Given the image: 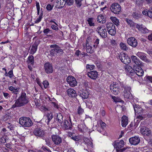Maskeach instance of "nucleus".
I'll return each mask as SVG.
<instances>
[{"instance_id":"1","label":"nucleus","mask_w":152,"mask_h":152,"mask_svg":"<svg viewBox=\"0 0 152 152\" xmlns=\"http://www.w3.org/2000/svg\"><path fill=\"white\" fill-rule=\"evenodd\" d=\"M28 102V100L26 93L22 92L21 95L16 100L15 103L12 105V108L20 107L24 106Z\"/></svg>"},{"instance_id":"2","label":"nucleus","mask_w":152,"mask_h":152,"mask_svg":"<svg viewBox=\"0 0 152 152\" xmlns=\"http://www.w3.org/2000/svg\"><path fill=\"white\" fill-rule=\"evenodd\" d=\"M50 48H52L50 51V53L52 56H55L56 55H62L64 52L60 47L56 44L52 45L50 46Z\"/></svg>"},{"instance_id":"3","label":"nucleus","mask_w":152,"mask_h":152,"mask_svg":"<svg viewBox=\"0 0 152 152\" xmlns=\"http://www.w3.org/2000/svg\"><path fill=\"white\" fill-rule=\"evenodd\" d=\"M121 86L122 88V90H123V95L124 97L127 99H132V96L131 93V88L123 84L121 85Z\"/></svg>"},{"instance_id":"4","label":"nucleus","mask_w":152,"mask_h":152,"mask_svg":"<svg viewBox=\"0 0 152 152\" xmlns=\"http://www.w3.org/2000/svg\"><path fill=\"white\" fill-rule=\"evenodd\" d=\"M19 123L23 127H28L33 125V123L30 118L21 117L19 120Z\"/></svg>"},{"instance_id":"5","label":"nucleus","mask_w":152,"mask_h":152,"mask_svg":"<svg viewBox=\"0 0 152 152\" xmlns=\"http://www.w3.org/2000/svg\"><path fill=\"white\" fill-rule=\"evenodd\" d=\"M111 92L115 95L119 94L120 91H122V89L120 88L119 84L116 82H113L110 86Z\"/></svg>"},{"instance_id":"6","label":"nucleus","mask_w":152,"mask_h":152,"mask_svg":"<svg viewBox=\"0 0 152 152\" xmlns=\"http://www.w3.org/2000/svg\"><path fill=\"white\" fill-rule=\"evenodd\" d=\"M107 30L108 33L112 36L116 34V31L114 25L112 23H107L106 24Z\"/></svg>"},{"instance_id":"7","label":"nucleus","mask_w":152,"mask_h":152,"mask_svg":"<svg viewBox=\"0 0 152 152\" xmlns=\"http://www.w3.org/2000/svg\"><path fill=\"white\" fill-rule=\"evenodd\" d=\"M118 57L121 62L124 64H128L130 62V58L124 53H121Z\"/></svg>"},{"instance_id":"8","label":"nucleus","mask_w":152,"mask_h":152,"mask_svg":"<svg viewBox=\"0 0 152 152\" xmlns=\"http://www.w3.org/2000/svg\"><path fill=\"white\" fill-rule=\"evenodd\" d=\"M33 133L35 136L41 137H44L45 134L44 130L40 128H35Z\"/></svg>"},{"instance_id":"9","label":"nucleus","mask_w":152,"mask_h":152,"mask_svg":"<svg viewBox=\"0 0 152 152\" xmlns=\"http://www.w3.org/2000/svg\"><path fill=\"white\" fill-rule=\"evenodd\" d=\"M110 9L114 13L119 14L121 9L119 4L117 3H115L111 5Z\"/></svg>"},{"instance_id":"10","label":"nucleus","mask_w":152,"mask_h":152,"mask_svg":"<svg viewBox=\"0 0 152 152\" xmlns=\"http://www.w3.org/2000/svg\"><path fill=\"white\" fill-rule=\"evenodd\" d=\"M133 73H135L138 76H141L143 75L144 71L139 66L134 65Z\"/></svg>"},{"instance_id":"11","label":"nucleus","mask_w":152,"mask_h":152,"mask_svg":"<svg viewBox=\"0 0 152 152\" xmlns=\"http://www.w3.org/2000/svg\"><path fill=\"white\" fill-rule=\"evenodd\" d=\"M127 42L128 44L133 48L136 47L138 44L137 40L134 37H131L128 39Z\"/></svg>"},{"instance_id":"12","label":"nucleus","mask_w":152,"mask_h":152,"mask_svg":"<svg viewBox=\"0 0 152 152\" xmlns=\"http://www.w3.org/2000/svg\"><path fill=\"white\" fill-rule=\"evenodd\" d=\"M45 72L47 74L52 73L53 72V67L52 64L48 62L45 63L44 65Z\"/></svg>"},{"instance_id":"13","label":"nucleus","mask_w":152,"mask_h":152,"mask_svg":"<svg viewBox=\"0 0 152 152\" xmlns=\"http://www.w3.org/2000/svg\"><path fill=\"white\" fill-rule=\"evenodd\" d=\"M66 80L71 87H74L77 85V82L76 79L72 76H68L66 78Z\"/></svg>"},{"instance_id":"14","label":"nucleus","mask_w":152,"mask_h":152,"mask_svg":"<svg viewBox=\"0 0 152 152\" xmlns=\"http://www.w3.org/2000/svg\"><path fill=\"white\" fill-rule=\"evenodd\" d=\"M129 141L130 144L133 145L138 144L140 142V138L138 136H136L130 138Z\"/></svg>"},{"instance_id":"15","label":"nucleus","mask_w":152,"mask_h":152,"mask_svg":"<svg viewBox=\"0 0 152 152\" xmlns=\"http://www.w3.org/2000/svg\"><path fill=\"white\" fill-rule=\"evenodd\" d=\"M140 131L141 133L144 136L149 137L152 134L151 130L145 126H143L142 128H141Z\"/></svg>"},{"instance_id":"16","label":"nucleus","mask_w":152,"mask_h":152,"mask_svg":"<svg viewBox=\"0 0 152 152\" xmlns=\"http://www.w3.org/2000/svg\"><path fill=\"white\" fill-rule=\"evenodd\" d=\"M124 144L123 140H121L119 141H114L113 144L114 147L116 149H120L123 147Z\"/></svg>"},{"instance_id":"17","label":"nucleus","mask_w":152,"mask_h":152,"mask_svg":"<svg viewBox=\"0 0 152 152\" xmlns=\"http://www.w3.org/2000/svg\"><path fill=\"white\" fill-rule=\"evenodd\" d=\"M39 43V40H37L35 41L31 47L30 51V53L32 54H34L36 52L37 47Z\"/></svg>"},{"instance_id":"18","label":"nucleus","mask_w":152,"mask_h":152,"mask_svg":"<svg viewBox=\"0 0 152 152\" xmlns=\"http://www.w3.org/2000/svg\"><path fill=\"white\" fill-rule=\"evenodd\" d=\"M136 55L143 61L147 62H149V60L147 58L146 54L145 53L138 52L137 53Z\"/></svg>"},{"instance_id":"19","label":"nucleus","mask_w":152,"mask_h":152,"mask_svg":"<svg viewBox=\"0 0 152 152\" xmlns=\"http://www.w3.org/2000/svg\"><path fill=\"white\" fill-rule=\"evenodd\" d=\"M87 75L91 78L96 80L98 76V72L96 71H92L87 73Z\"/></svg>"},{"instance_id":"20","label":"nucleus","mask_w":152,"mask_h":152,"mask_svg":"<svg viewBox=\"0 0 152 152\" xmlns=\"http://www.w3.org/2000/svg\"><path fill=\"white\" fill-rule=\"evenodd\" d=\"M52 139L54 144L56 145H58L61 142V138L58 135H53L52 136Z\"/></svg>"},{"instance_id":"21","label":"nucleus","mask_w":152,"mask_h":152,"mask_svg":"<svg viewBox=\"0 0 152 152\" xmlns=\"http://www.w3.org/2000/svg\"><path fill=\"white\" fill-rule=\"evenodd\" d=\"M79 94L83 99H86L88 98L89 93L86 90L83 89L79 92Z\"/></svg>"},{"instance_id":"22","label":"nucleus","mask_w":152,"mask_h":152,"mask_svg":"<svg viewBox=\"0 0 152 152\" xmlns=\"http://www.w3.org/2000/svg\"><path fill=\"white\" fill-rule=\"evenodd\" d=\"M133 106L135 114L136 113L138 114H142L143 110L139 105L134 104Z\"/></svg>"},{"instance_id":"23","label":"nucleus","mask_w":152,"mask_h":152,"mask_svg":"<svg viewBox=\"0 0 152 152\" xmlns=\"http://www.w3.org/2000/svg\"><path fill=\"white\" fill-rule=\"evenodd\" d=\"M66 93L70 97H75L77 96L76 91L72 88L68 89L66 91Z\"/></svg>"},{"instance_id":"24","label":"nucleus","mask_w":152,"mask_h":152,"mask_svg":"<svg viewBox=\"0 0 152 152\" xmlns=\"http://www.w3.org/2000/svg\"><path fill=\"white\" fill-rule=\"evenodd\" d=\"M136 27L138 30L141 31L143 34H146L148 33L149 32V30L146 27H144L142 26V25H140L138 24H137Z\"/></svg>"},{"instance_id":"25","label":"nucleus","mask_w":152,"mask_h":152,"mask_svg":"<svg viewBox=\"0 0 152 152\" xmlns=\"http://www.w3.org/2000/svg\"><path fill=\"white\" fill-rule=\"evenodd\" d=\"M77 127L79 131L81 132H84L86 130V126L83 121L79 124L77 126Z\"/></svg>"},{"instance_id":"26","label":"nucleus","mask_w":152,"mask_h":152,"mask_svg":"<svg viewBox=\"0 0 152 152\" xmlns=\"http://www.w3.org/2000/svg\"><path fill=\"white\" fill-rule=\"evenodd\" d=\"M131 58L132 61L136 64V65L140 66L141 64V61L136 56H131Z\"/></svg>"},{"instance_id":"27","label":"nucleus","mask_w":152,"mask_h":152,"mask_svg":"<svg viewBox=\"0 0 152 152\" xmlns=\"http://www.w3.org/2000/svg\"><path fill=\"white\" fill-rule=\"evenodd\" d=\"M121 124L122 127H125L128 124V118L126 116H123L121 118Z\"/></svg>"},{"instance_id":"28","label":"nucleus","mask_w":152,"mask_h":152,"mask_svg":"<svg viewBox=\"0 0 152 152\" xmlns=\"http://www.w3.org/2000/svg\"><path fill=\"white\" fill-rule=\"evenodd\" d=\"M72 124L71 123L69 122L67 120H65L64 124L63 125V127L66 129H71L72 128Z\"/></svg>"},{"instance_id":"29","label":"nucleus","mask_w":152,"mask_h":152,"mask_svg":"<svg viewBox=\"0 0 152 152\" xmlns=\"http://www.w3.org/2000/svg\"><path fill=\"white\" fill-rule=\"evenodd\" d=\"M83 140L85 143L87 145L88 147L93 148V143L92 141L87 138H84Z\"/></svg>"},{"instance_id":"30","label":"nucleus","mask_w":152,"mask_h":152,"mask_svg":"<svg viewBox=\"0 0 152 152\" xmlns=\"http://www.w3.org/2000/svg\"><path fill=\"white\" fill-rule=\"evenodd\" d=\"M101 31L98 32V33L102 38H105L107 37V35L106 30L105 28H104Z\"/></svg>"},{"instance_id":"31","label":"nucleus","mask_w":152,"mask_h":152,"mask_svg":"<svg viewBox=\"0 0 152 152\" xmlns=\"http://www.w3.org/2000/svg\"><path fill=\"white\" fill-rule=\"evenodd\" d=\"M97 20L98 22L102 23H104L106 22V19L104 16L101 15H98L97 18Z\"/></svg>"},{"instance_id":"32","label":"nucleus","mask_w":152,"mask_h":152,"mask_svg":"<svg viewBox=\"0 0 152 152\" xmlns=\"http://www.w3.org/2000/svg\"><path fill=\"white\" fill-rule=\"evenodd\" d=\"M56 120L59 124H61L63 121V116L62 114L59 113L57 114L56 116Z\"/></svg>"},{"instance_id":"33","label":"nucleus","mask_w":152,"mask_h":152,"mask_svg":"<svg viewBox=\"0 0 152 152\" xmlns=\"http://www.w3.org/2000/svg\"><path fill=\"white\" fill-rule=\"evenodd\" d=\"M125 20L127 23L131 27H134L136 23L131 20L128 18H126Z\"/></svg>"},{"instance_id":"34","label":"nucleus","mask_w":152,"mask_h":152,"mask_svg":"<svg viewBox=\"0 0 152 152\" xmlns=\"http://www.w3.org/2000/svg\"><path fill=\"white\" fill-rule=\"evenodd\" d=\"M132 16L135 19H138L141 17L142 15L140 14L137 12H133L132 14Z\"/></svg>"},{"instance_id":"35","label":"nucleus","mask_w":152,"mask_h":152,"mask_svg":"<svg viewBox=\"0 0 152 152\" xmlns=\"http://www.w3.org/2000/svg\"><path fill=\"white\" fill-rule=\"evenodd\" d=\"M120 46L121 49L122 50L126 51L129 49L128 47L127 46L126 44L124 43L123 42L120 43Z\"/></svg>"},{"instance_id":"36","label":"nucleus","mask_w":152,"mask_h":152,"mask_svg":"<svg viewBox=\"0 0 152 152\" xmlns=\"http://www.w3.org/2000/svg\"><path fill=\"white\" fill-rule=\"evenodd\" d=\"M110 19L116 26H118L119 25V21L116 17H112L110 18Z\"/></svg>"},{"instance_id":"37","label":"nucleus","mask_w":152,"mask_h":152,"mask_svg":"<svg viewBox=\"0 0 152 152\" xmlns=\"http://www.w3.org/2000/svg\"><path fill=\"white\" fill-rule=\"evenodd\" d=\"M62 1H63L62 2H61L60 5L59 4H56V8L60 9L64 7V6L66 4V3L65 1L64 0H62Z\"/></svg>"},{"instance_id":"38","label":"nucleus","mask_w":152,"mask_h":152,"mask_svg":"<svg viewBox=\"0 0 152 152\" xmlns=\"http://www.w3.org/2000/svg\"><path fill=\"white\" fill-rule=\"evenodd\" d=\"M28 61L29 63L33 65L34 63V57L32 55L29 56L28 58Z\"/></svg>"},{"instance_id":"39","label":"nucleus","mask_w":152,"mask_h":152,"mask_svg":"<svg viewBox=\"0 0 152 152\" xmlns=\"http://www.w3.org/2000/svg\"><path fill=\"white\" fill-rule=\"evenodd\" d=\"M86 51L88 53L91 54L94 52L93 50L92 49V47L89 45L86 46Z\"/></svg>"},{"instance_id":"40","label":"nucleus","mask_w":152,"mask_h":152,"mask_svg":"<svg viewBox=\"0 0 152 152\" xmlns=\"http://www.w3.org/2000/svg\"><path fill=\"white\" fill-rule=\"evenodd\" d=\"M94 19L93 18H89L87 20L88 24L90 26H94L95 24L93 23Z\"/></svg>"},{"instance_id":"41","label":"nucleus","mask_w":152,"mask_h":152,"mask_svg":"<svg viewBox=\"0 0 152 152\" xmlns=\"http://www.w3.org/2000/svg\"><path fill=\"white\" fill-rule=\"evenodd\" d=\"M84 112V110L80 106H79L77 110V113L79 115H81Z\"/></svg>"},{"instance_id":"42","label":"nucleus","mask_w":152,"mask_h":152,"mask_svg":"<svg viewBox=\"0 0 152 152\" xmlns=\"http://www.w3.org/2000/svg\"><path fill=\"white\" fill-rule=\"evenodd\" d=\"M47 118L48 119L47 122L48 123L53 117V114L52 113H48L47 115Z\"/></svg>"},{"instance_id":"43","label":"nucleus","mask_w":152,"mask_h":152,"mask_svg":"<svg viewBox=\"0 0 152 152\" xmlns=\"http://www.w3.org/2000/svg\"><path fill=\"white\" fill-rule=\"evenodd\" d=\"M95 67V66L94 65H89L87 64L86 66V69L89 70H91L94 69Z\"/></svg>"},{"instance_id":"44","label":"nucleus","mask_w":152,"mask_h":152,"mask_svg":"<svg viewBox=\"0 0 152 152\" xmlns=\"http://www.w3.org/2000/svg\"><path fill=\"white\" fill-rule=\"evenodd\" d=\"M43 32L45 34L47 35L48 34H52V31L49 28H47L44 29Z\"/></svg>"},{"instance_id":"45","label":"nucleus","mask_w":152,"mask_h":152,"mask_svg":"<svg viewBox=\"0 0 152 152\" xmlns=\"http://www.w3.org/2000/svg\"><path fill=\"white\" fill-rule=\"evenodd\" d=\"M65 1L67 5L70 6L74 4V0H66Z\"/></svg>"},{"instance_id":"46","label":"nucleus","mask_w":152,"mask_h":152,"mask_svg":"<svg viewBox=\"0 0 152 152\" xmlns=\"http://www.w3.org/2000/svg\"><path fill=\"white\" fill-rule=\"evenodd\" d=\"M43 14L42 13H41L40 15H39V17L34 21V23H38L42 19V16Z\"/></svg>"},{"instance_id":"47","label":"nucleus","mask_w":152,"mask_h":152,"mask_svg":"<svg viewBox=\"0 0 152 152\" xmlns=\"http://www.w3.org/2000/svg\"><path fill=\"white\" fill-rule=\"evenodd\" d=\"M53 5H51L50 4H48L46 7V9L48 11H51L53 9Z\"/></svg>"},{"instance_id":"48","label":"nucleus","mask_w":152,"mask_h":152,"mask_svg":"<svg viewBox=\"0 0 152 152\" xmlns=\"http://www.w3.org/2000/svg\"><path fill=\"white\" fill-rule=\"evenodd\" d=\"M75 3L77 6L80 7L82 5L81 0H75Z\"/></svg>"},{"instance_id":"49","label":"nucleus","mask_w":152,"mask_h":152,"mask_svg":"<svg viewBox=\"0 0 152 152\" xmlns=\"http://www.w3.org/2000/svg\"><path fill=\"white\" fill-rule=\"evenodd\" d=\"M19 90V88H14V89L12 91V93H14L15 94H17L18 93Z\"/></svg>"},{"instance_id":"50","label":"nucleus","mask_w":152,"mask_h":152,"mask_svg":"<svg viewBox=\"0 0 152 152\" xmlns=\"http://www.w3.org/2000/svg\"><path fill=\"white\" fill-rule=\"evenodd\" d=\"M46 144L48 146H50L51 145V142L50 140L48 139H46L45 140Z\"/></svg>"},{"instance_id":"51","label":"nucleus","mask_w":152,"mask_h":152,"mask_svg":"<svg viewBox=\"0 0 152 152\" xmlns=\"http://www.w3.org/2000/svg\"><path fill=\"white\" fill-rule=\"evenodd\" d=\"M43 84L45 88L48 87L49 85L48 82L46 80L44 81L43 82Z\"/></svg>"},{"instance_id":"52","label":"nucleus","mask_w":152,"mask_h":152,"mask_svg":"<svg viewBox=\"0 0 152 152\" xmlns=\"http://www.w3.org/2000/svg\"><path fill=\"white\" fill-rule=\"evenodd\" d=\"M136 118L141 120L143 119V117L142 116V114H139L138 115L136 116Z\"/></svg>"},{"instance_id":"53","label":"nucleus","mask_w":152,"mask_h":152,"mask_svg":"<svg viewBox=\"0 0 152 152\" xmlns=\"http://www.w3.org/2000/svg\"><path fill=\"white\" fill-rule=\"evenodd\" d=\"M8 76L10 78H12L13 76L12 70H10L8 72Z\"/></svg>"},{"instance_id":"54","label":"nucleus","mask_w":152,"mask_h":152,"mask_svg":"<svg viewBox=\"0 0 152 152\" xmlns=\"http://www.w3.org/2000/svg\"><path fill=\"white\" fill-rule=\"evenodd\" d=\"M116 149V150L118 152H123V151H125L127 149V148H124L122 149Z\"/></svg>"},{"instance_id":"55","label":"nucleus","mask_w":152,"mask_h":152,"mask_svg":"<svg viewBox=\"0 0 152 152\" xmlns=\"http://www.w3.org/2000/svg\"><path fill=\"white\" fill-rule=\"evenodd\" d=\"M57 26H56L55 25H52V26H51V27L52 28L53 30H58L59 29Z\"/></svg>"},{"instance_id":"56","label":"nucleus","mask_w":152,"mask_h":152,"mask_svg":"<svg viewBox=\"0 0 152 152\" xmlns=\"http://www.w3.org/2000/svg\"><path fill=\"white\" fill-rule=\"evenodd\" d=\"M148 10H144L142 12V13L143 15H148Z\"/></svg>"},{"instance_id":"57","label":"nucleus","mask_w":152,"mask_h":152,"mask_svg":"<svg viewBox=\"0 0 152 152\" xmlns=\"http://www.w3.org/2000/svg\"><path fill=\"white\" fill-rule=\"evenodd\" d=\"M147 16L152 18V11L149 10Z\"/></svg>"},{"instance_id":"58","label":"nucleus","mask_w":152,"mask_h":152,"mask_svg":"<svg viewBox=\"0 0 152 152\" xmlns=\"http://www.w3.org/2000/svg\"><path fill=\"white\" fill-rule=\"evenodd\" d=\"M3 95L5 98H7L10 97L9 94L7 93H3Z\"/></svg>"},{"instance_id":"59","label":"nucleus","mask_w":152,"mask_h":152,"mask_svg":"<svg viewBox=\"0 0 152 152\" xmlns=\"http://www.w3.org/2000/svg\"><path fill=\"white\" fill-rule=\"evenodd\" d=\"M146 79L150 81L152 83V77L151 76H147L146 77Z\"/></svg>"},{"instance_id":"60","label":"nucleus","mask_w":152,"mask_h":152,"mask_svg":"<svg viewBox=\"0 0 152 152\" xmlns=\"http://www.w3.org/2000/svg\"><path fill=\"white\" fill-rule=\"evenodd\" d=\"M75 133H74L72 132H69L68 133V136L71 137V138H72V137L74 136V135H75Z\"/></svg>"},{"instance_id":"61","label":"nucleus","mask_w":152,"mask_h":152,"mask_svg":"<svg viewBox=\"0 0 152 152\" xmlns=\"http://www.w3.org/2000/svg\"><path fill=\"white\" fill-rule=\"evenodd\" d=\"M99 39H96L95 40L94 42V44H95L96 45H98L99 43Z\"/></svg>"},{"instance_id":"62","label":"nucleus","mask_w":152,"mask_h":152,"mask_svg":"<svg viewBox=\"0 0 152 152\" xmlns=\"http://www.w3.org/2000/svg\"><path fill=\"white\" fill-rule=\"evenodd\" d=\"M147 52L149 55H151L152 54V49L147 50Z\"/></svg>"},{"instance_id":"63","label":"nucleus","mask_w":152,"mask_h":152,"mask_svg":"<svg viewBox=\"0 0 152 152\" xmlns=\"http://www.w3.org/2000/svg\"><path fill=\"white\" fill-rule=\"evenodd\" d=\"M79 140H80L79 137L77 136H76L75 135L73 140L75 141H78Z\"/></svg>"},{"instance_id":"64","label":"nucleus","mask_w":152,"mask_h":152,"mask_svg":"<svg viewBox=\"0 0 152 152\" xmlns=\"http://www.w3.org/2000/svg\"><path fill=\"white\" fill-rule=\"evenodd\" d=\"M148 39L150 41L152 40V33L149 35L148 37Z\"/></svg>"}]
</instances>
